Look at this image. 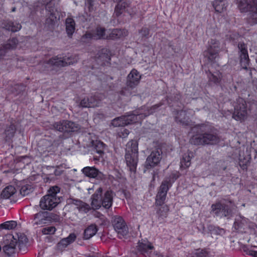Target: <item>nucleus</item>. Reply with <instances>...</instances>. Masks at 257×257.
Here are the masks:
<instances>
[{"mask_svg": "<svg viewBox=\"0 0 257 257\" xmlns=\"http://www.w3.org/2000/svg\"><path fill=\"white\" fill-rule=\"evenodd\" d=\"M195 134L190 139V143L194 145H213L220 142V138L211 126L205 124L195 125L192 128Z\"/></svg>", "mask_w": 257, "mask_h": 257, "instance_id": "obj_1", "label": "nucleus"}, {"mask_svg": "<svg viewBox=\"0 0 257 257\" xmlns=\"http://www.w3.org/2000/svg\"><path fill=\"white\" fill-rule=\"evenodd\" d=\"M161 106L160 104H156L149 109L147 112H143L141 110H136L127 115L118 117L112 120L111 124L114 127H119L135 123L139 120L144 118L147 116L152 114L155 110Z\"/></svg>", "mask_w": 257, "mask_h": 257, "instance_id": "obj_2", "label": "nucleus"}, {"mask_svg": "<svg viewBox=\"0 0 257 257\" xmlns=\"http://www.w3.org/2000/svg\"><path fill=\"white\" fill-rule=\"evenodd\" d=\"M113 195L111 190H107L103 194L102 188H98L91 196L92 208L98 209L102 206L106 209L109 208L112 204Z\"/></svg>", "mask_w": 257, "mask_h": 257, "instance_id": "obj_3", "label": "nucleus"}, {"mask_svg": "<svg viewBox=\"0 0 257 257\" xmlns=\"http://www.w3.org/2000/svg\"><path fill=\"white\" fill-rule=\"evenodd\" d=\"M60 188L57 186L51 187L48 193L40 200V206L43 210H51L60 202V197L57 194L60 192Z\"/></svg>", "mask_w": 257, "mask_h": 257, "instance_id": "obj_4", "label": "nucleus"}, {"mask_svg": "<svg viewBox=\"0 0 257 257\" xmlns=\"http://www.w3.org/2000/svg\"><path fill=\"white\" fill-rule=\"evenodd\" d=\"M236 4L241 12L251 13L248 19L251 25L257 24V0H236Z\"/></svg>", "mask_w": 257, "mask_h": 257, "instance_id": "obj_5", "label": "nucleus"}, {"mask_svg": "<svg viewBox=\"0 0 257 257\" xmlns=\"http://www.w3.org/2000/svg\"><path fill=\"white\" fill-rule=\"evenodd\" d=\"M177 178L178 176L175 174H172L162 181L156 196V204L157 205L161 206L164 203L168 190L171 187L172 183Z\"/></svg>", "mask_w": 257, "mask_h": 257, "instance_id": "obj_6", "label": "nucleus"}, {"mask_svg": "<svg viewBox=\"0 0 257 257\" xmlns=\"http://www.w3.org/2000/svg\"><path fill=\"white\" fill-rule=\"evenodd\" d=\"M211 212L214 216L219 218H226L229 219L233 216L232 209L225 203L216 202L211 205Z\"/></svg>", "mask_w": 257, "mask_h": 257, "instance_id": "obj_7", "label": "nucleus"}, {"mask_svg": "<svg viewBox=\"0 0 257 257\" xmlns=\"http://www.w3.org/2000/svg\"><path fill=\"white\" fill-rule=\"evenodd\" d=\"M234 113L232 117L236 120L242 121L246 118L247 110L245 101L242 98L236 99L234 105Z\"/></svg>", "mask_w": 257, "mask_h": 257, "instance_id": "obj_8", "label": "nucleus"}, {"mask_svg": "<svg viewBox=\"0 0 257 257\" xmlns=\"http://www.w3.org/2000/svg\"><path fill=\"white\" fill-rule=\"evenodd\" d=\"M112 225L119 238L127 235L128 229L125 221L121 217H114L112 221Z\"/></svg>", "mask_w": 257, "mask_h": 257, "instance_id": "obj_9", "label": "nucleus"}, {"mask_svg": "<svg viewBox=\"0 0 257 257\" xmlns=\"http://www.w3.org/2000/svg\"><path fill=\"white\" fill-rule=\"evenodd\" d=\"M255 224L250 222L248 219L239 215V216L235 219L234 222L233 227L238 232H245L246 229L248 228H254Z\"/></svg>", "mask_w": 257, "mask_h": 257, "instance_id": "obj_10", "label": "nucleus"}, {"mask_svg": "<svg viewBox=\"0 0 257 257\" xmlns=\"http://www.w3.org/2000/svg\"><path fill=\"white\" fill-rule=\"evenodd\" d=\"M162 155L161 149H157L153 150L146 160L145 167L148 169L157 165L162 159Z\"/></svg>", "mask_w": 257, "mask_h": 257, "instance_id": "obj_11", "label": "nucleus"}, {"mask_svg": "<svg viewBox=\"0 0 257 257\" xmlns=\"http://www.w3.org/2000/svg\"><path fill=\"white\" fill-rule=\"evenodd\" d=\"M53 126L54 129L61 132H75L78 129L77 124L68 120H62L55 122Z\"/></svg>", "mask_w": 257, "mask_h": 257, "instance_id": "obj_12", "label": "nucleus"}, {"mask_svg": "<svg viewBox=\"0 0 257 257\" xmlns=\"http://www.w3.org/2000/svg\"><path fill=\"white\" fill-rule=\"evenodd\" d=\"M222 48V45L221 46L220 43L218 41L211 39L206 54L208 59L211 62H213L217 57L218 53Z\"/></svg>", "mask_w": 257, "mask_h": 257, "instance_id": "obj_13", "label": "nucleus"}, {"mask_svg": "<svg viewBox=\"0 0 257 257\" xmlns=\"http://www.w3.org/2000/svg\"><path fill=\"white\" fill-rule=\"evenodd\" d=\"M141 76L136 69H133L127 76L126 85L127 87L133 88L138 85Z\"/></svg>", "mask_w": 257, "mask_h": 257, "instance_id": "obj_14", "label": "nucleus"}, {"mask_svg": "<svg viewBox=\"0 0 257 257\" xmlns=\"http://www.w3.org/2000/svg\"><path fill=\"white\" fill-rule=\"evenodd\" d=\"M125 159L130 171L135 173L138 162V154H125Z\"/></svg>", "mask_w": 257, "mask_h": 257, "instance_id": "obj_15", "label": "nucleus"}, {"mask_svg": "<svg viewBox=\"0 0 257 257\" xmlns=\"http://www.w3.org/2000/svg\"><path fill=\"white\" fill-rule=\"evenodd\" d=\"M175 119L178 123L184 126H188L190 124L191 121L185 110L177 111L175 116Z\"/></svg>", "mask_w": 257, "mask_h": 257, "instance_id": "obj_16", "label": "nucleus"}, {"mask_svg": "<svg viewBox=\"0 0 257 257\" xmlns=\"http://www.w3.org/2000/svg\"><path fill=\"white\" fill-rule=\"evenodd\" d=\"M83 173L90 178L102 179L103 174L94 167H86L82 170Z\"/></svg>", "mask_w": 257, "mask_h": 257, "instance_id": "obj_17", "label": "nucleus"}, {"mask_svg": "<svg viewBox=\"0 0 257 257\" xmlns=\"http://www.w3.org/2000/svg\"><path fill=\"white\" fill-rule=\"evenodd\" d=\"M69 203L74 205L80 212L87 213L89 211L90 207L88 204L80 200L70 198L69 200Z\"/></svg>", "mask_w": 257, "mask_h": 257, "instance_id": "obj_18", "label": "nucleus"}, {"mask_svg": "<svg viewBox=\"0 0 257 257\" xmlns=\"http://www.w3.org/2000/svg\"><path fill=\"white\" fill-rule=\"evenodd\" d=\"M69 59H66V60H64L63 57L62 58L57 56L50 59L47 61V63L50 65L58 67H65L68 65V63H71L69 62V61H67Z\"/></svg>", "mask_w": 257, "mask_h": 257, "instance_id": "obj_19", "label": "nucleus"}, {"mask_svg": "<svg viewBox=\"0 0 257 257\" xmlns=\"http://www.w3.org/2000/svg\"><path fill=\"white\" fill-rule=\"evenodd\" d=\"M2 27L3 28L9 31H11L12 32H16L21 30L22 26L19 23L7 20L4 21L3 22Z\"/></svg>", "mask_w": 257, "mask_h": 257, "instance_id": "obj_20", "label": "nucleus"}, {"mask_svg": "<svg viewBox=\"0 0 257 257\" xmlns=\"http://www.w3.org/2000/svg\"><path fill=\"white\" fill-rule=\"evenodd\" d=\"M154 246L150 242H139L138 245V250L145 255L151 252Z\"/></svg>", "mask_w": 257, "mask_h": 257, "instance_id": "obj_21", "label": "nucleus"}, {"mask_svg": "<svg viewBox=\"0 0 257 257\" xmlns=\"http://www.w3.org/2000/svg\"><path fill=\"white\" fill-rule=\"evenodd\" d=\"M18 242H8L3 246V251L8 256H13L17 252Z\"/></svg>", "mask_w": 257, "mask_h": 257, "instance_id": "obj_22", "label": "nucleus"}, {"mask_svg": "<svg viewBox=\"0 0 257 257\" xmlns=\"http://www.w3.org/2000/svg\"><path fill=\"white\" fill-rule=\"evenodd\" d=\"M66 31L68 36L71 38L75 30V22L74 20L68 17L65 20Z\"/></svg>", "mask_w": 257, "mask_h": 257, "instance_id": "obj_23", "label": "nucleus"}, {"mask_svg": "<svg viewBox=\"0 0 257 257\" xmlns=\"http://www.w3.org/2000/svg\"><path fill=\"white\" fill-rule=\"evenodd\" d=\"M238 48L240 52V58L241 62H246L249 60L247 46L242 42H239L238 44Z\"/></svg>", "mask_w": 257, "mask_h": 257, "instance_id": "obj_24", "label": "nucleus"}, {"mask_svg": "<svg viewBox=\"0 0 257 257\" xmlns=\"http://www.w3.org/2000/svg\"><path fill=\"white\" fill-rule=\"evenodd\" d=\"M47 212H39L35 215L34 218V225H42L46 223L47 221Z\"/></svg>", "mask_w": 257, "mask_h": 257, "instance_id": "obj_25", "label": "nucleus"}, {"mask_svg": "<svg viewBox=\"0 0 257 257\" xmlns=\"http://www.w3.org/2000/svg\"><path fill=\"white\" fill-rule=\"evenodd\" d=\"M125 154H138V143L136 140L129 141L126 146Z\"/></svg>", "mask_w": 257, "mask_h": 257, "instance_id": "obj_26", "label": "nucleus"}, {"mask_svg": "<svg viewBox=\"0 0 257 257\" xmlns=\"http://www.w3.org/2000/svg\"><path fill=\"white\" fill-rule=\"evenodd\" d=\"M97 231V227L95 224H91L88 226L84 231V239H89L94 236Z\"/></svg>", "mask_w": 257, "mask_h": 257, "instance_id": "obj_27", "label": "nucleus"}, {"mask_svg": "<svg viewBox=\"0 0 257 257\" xmlns=\"http://www.w3.org/2000/svg\"><path fill=\"white\" fill-rule=\"evenodd\" d=\"M6 241H13V239L16 241H26L28 240L27 236L24 233L15 232V234H8Z\"/></svg>", "mask_w": 257, "mask_h": 257, "instance_id": "obj_28", "label": "nucleus"}, {"mask_svg": "<svg viewBox=\"0 0 257 257\" xmlns=\"http://www.w3.org/2000/svg\"><path fill=\"white\" fill-rule=\"evenodd\" d=\"M127 35V31L119 29H115L111 31L109 37L111 39H117L126 36Z\"/></svg>", "mask_w": 257, "mask_h": 257, "instance_id": "obj_29", "label": "nucleus"}, {"mask_svg": "<svg viewBox=\"0 0 257 257\" xmlns=\"http://www.w3.org/2000/svg\"><path fill=\"white\" fill-rule=\"evenodd\" d=\"M16 192L14 186L9 185L5 187L1 192V198L9 199Z\"/></svg>", "mask_w": 257, "mask_h": 257, "instance_id": "obj_30", "label": "nucleus"}, {"mask_svg": "<svg viewBox=\"0 0 257 257\" xmlns=\"http://www.w3.org/2000/svg\"><path fill=\"white\" fill-rule=\"evenodd\" d=\"M117 3L115 8L114 14L118 17L123 13L126 8L129 7L130 3L125 0L122 3Z\"/></svg>", "mask_w": 257, "mask_h": 257, "instance_id": "obj_31", "label": "nucleus"}, {"mask_svg": "<svg viewBox=\"0 0 257 257\" xmlns=\"http://www.w3.org/2000/svg\"><path fill=\"white\" fill-rule=\"evenodd\" d=\"M209 81L214 84H219L222 79V74L219 71H216L214 73L209 72L207 74Z\"/></svg>", "mask_w": 257, "mask_h": 257, "instance_id": "obj_32", "label": "nucleus"}, {"mask_svg": "<svg viewBox=\"0 0 257 257\" xmlns=\"http://www.w3.org/2000/svg\"><path fill=\"white\" fill-rule=\"evenodd\" d=\"M213 6L216 12L221 13L226 10L227 2L225 0H216L213 2Z\"/></svg>", "mask_w": 257, "mask_h": 257, "instance_id": "obj_33", "label": "nucleus"}, {"mask_svg": "<svg viewBox=\"0 0 257 257\" xmlns=\"http://www.w3.org/2000/svg\"><path fill=\"white\" fill-rule=\"evenodd\" d=\"M16 128L14 124H11L7 127L4 133L5 139L6 142L10 141L14 137Z\"/></svg>", "mask_w": 257, "mask_h": 257, "instance_id": "obj_34", "label": "nucleus"}, {"mask_svg": "<svg viewBox=\"0 0 257 257\" xmlns=\"http://www.w3.org/2000/svg\"><path fill=\"white\" fill-rule=\"evenodd\" d=\"M46 10L48 12L47 15H49V18L51 21H53L56 19L55 13L57 11L55 7V5L52 3H48L46 4Z\"/></svg>", "mask_w": 257, "mask_h": 257, "instance_id": "obj_35", "label": "nucleus"}, {"mask_svg": "<svg viewBox=\"0 0 257 257\" xmlns=\"http://www.w3.org/2000/svg\"><path fill=\"white\" fill-rule=\"evenodd\" d=\"M105 29L104 28L98 27L93 32L95 39H100L105 38Z\"/></svg>", "mask_w": 257, "mask_h": 257, "instance_id": "obj_36", "label": "nucleus"}, {"mask_svg": "<svg viewBox=\"0 0 257 257\" xmlns=\"http://www.w3.org/2000/svg\"><path fill=\"white\" fill-rule=\"evenodd\" d=\"M18 44V40L16 38H13L8 40L7 44L3 46L5 49L10 50L15 48Z\"/></svg>", "mask_w": 257, "mask_h": 257, "instance_id": "obj_37", "label": "nucleus"}, {"mask_svg": "<svg viewBox=\"0 0 257 257\" xmlns=\"http://www.w3.org/2000/svg\"><path fill=\"white\" fill-rule=\"evenodd\" d=\"M17 226V222L16 221H8L1 223V229L8 230L13 229Z\"/></svg>", "mask_w": 257, "mask_h": 257, "instance_id": "obj_38", "label": "nucleus"}, {"mask_svg": "<svg viewBox=\"0 0 257 257\" xmlns=\"http://www.w3.org/2000/svg\"><path fill=\"white\" fill-rule=\"evenodd\" d=\"M191 156L188 154H184L181 160V166L184 168H188L191 164Z\"/></svg>", "mask_w": 257, "mask_h": 257, "instance_id": "obj_39", "label": "nucleus"}, {"mask_svg": "<svg viewBox=\"0 0 257 257\" xmlns=\"http://www.w3.org/2000/svg\"><path fill=\"white\" fill-rule=\"evenodd\" d=\"M105 148V145L100 141L96 142L94 144V149L95 152L100 155L103 154Z\"/></svg>", "mask_w": 257, "mask_h": 257, "instance_id": "obj_40", "label": "nucleus"}, {"mask_svg": "<svg viewBox=\"0 0 257 257\" xmlns=\"http://www.w3.org/2000/svg\"><path fill=\"white\" fill-rule=\"evenodd\" d=\"M87 98L89 100V102L91 107H94L99 106L100 103V99L97 96H93L87 97Z\"/></svg>", "mask_w": 257, "mask_h": 257, "instance_id": "obj_41", "label": "nucleus"}, {"mask_svg": "<svg viewBox=\"0 0 257 257\" xmlns=\"http://www.w3.org/2000/svg\"><path fill=\"white\" fill-rule=\"evenodd\" d=\"M139 34L142 39H148L150 37V35H149L150 30L147 27H143L139 31Z\"/></svg>", "mask_w": 257, "mask_h": 257, "instance_id": "obj_42", "label": "nucleus"}, {"mask_svg": "<svg viewBox=\"0 0 257 257\" xmlns=\"http://www.w3.org/2000/svg\"><path fill=\"white\" fill-rule=\"evenodd\" d=\"M20 194L25 196L28 195L32 191V188L29 185L23 186L20 189Z\"/></svg>", "mask_w": 257, "mask_h": 257, "instance_id": "obj_43", "label": "nucleus"}, {"mask_svg": "<svg viewBox=\"0 0 257 257\" xmlns=\"http://www.w3.org/2000/svg\"><path fill=\"white\" fill-rule=\"evenodd\" d=\"M169 210V207L167 205H161L157 211V213L160 216L166 217Z\"/></svg>", "mask_w": 257, "mask_h": 257, "instance_id": "obj_44", "label": "nucleus"}, {"mask_svg": "<svg viewBox=\"0 0 257 257\" xmlns=\"http://www.w3.org/2000/svg\"><path fill=\"white\" fill-rule=\"evenodd\" d=\"M30 242H18L17 246L20 251L26 252L28 246L30 245Z\"/></svg>", "mask_w": 257, "mask_h": 257, "instance_id": "obj_45", "label": "nucleus"}, {"mask_svg": "<svg viewBox=\"0 0 257 257\" xmlns=\"http://www.w3.org/2000/svg\"><path fill=\"white\" fill-rule=\"evenodd\" d=\"M56 231V228L54 226H48L43 228L42 230V232L44 234H51L55 233Z\"/></svg>", "mask_w": 257, "mask_h": 257, "instance_id": "obj_46", "label": "nucleus"}, {"mask_svg": "<svg viewBox=\"0 0 257 257\" xmlns=\"http://www.w3.org/2000/svg\"><path fill=\"white\" fill-rule=\"evenodd\" d=\"M64 60H66V59H69L68 61L71 62L70 63H68V65L73 64V63H76L78 60V57L77 55H71L69 57H63Z\"/></svg>", "mask_w": 257, "mask_h": 257, "instance_id": "obj_47", "label": "nucleus"}, {"mask_svg": "<svg viewBox=\"0 0 257 257\" xmlns=\"http://www.w3.org/2000/svg\"><path fill=\"white\" fill-rule=\"evenodd\" d=\"M212 233L223 235L225 233V230L223 228H219V227H214L212 230Z\"/></svg>", "mask_w": 257, "mask_h": 257, "instance_id": "obj_48", "label": "nucleus"}, {"mask_svg": "<svg viewBox=\"0 0 257 257\" xmlns=\"http://www.w3.org/2000/svg\"><path fill=\"white\" fill-rule=\"evenodd\" d=\"M129 133L130 132L128 130L125 128H122L120 131L118 132V135L119 137L124 138L127 137Z\"/></svg>", "mask_w": 257, "mask_h": 257, "instance_id": "obj_49", "label": "nucleus"}, {"mask_svg": "<svg viewBox=\"0 0 257 257\" xmlns=\"http://www.w3.org/2000/svg\"><path fill=\"white\" fill-rule=\"evenodd\" d=\"M197 257H207L208 252L205 249H198L196 253Z\"/></svg>", "mask_w": 257, "mask_h": 257, "instance_id": "obj_50", "label": "nucleus"}, {"mask_svg": "<svg viewBox=\"0 0 257 257\" xmlns=\"http://www.w3.org/2000/svg\"><path fill=\"white\" fill-rule=\"evenodd\" d=\"M80 105L83 107H91L89 100L87 97H85L81 100Z\"/></svg>", "mask_w": 257, "mask_h": 257, "instance_id": "obj_51", "label": "nucleus"}, {"mask_svg": "<svg viewBox=\"0 0 257 257\" xmlns=\"http://www.w3.org/2000/svg\"><path fill=\"white\" fill-rule=\"evenodd\" d=\"M76 238V234L74 233H71L68 237L63 238L61 241H74Z\"/></svg>", "mask_w": 257, "mask_h": 257, "instance_id": "obj_52", "label": "nucleus"}, {"mask_svg": "<svg viewBox=\"0 0 257 257\" xmlns=\"http://www.w3.org/2000/svg\"><path fill=\"white\" fill-rule=\"evenodd\" d=\"M82 39H95L94 35L93 33L87 32L82 37Z\"/></svg>", "mask_w": 257, "mask_h": 257, "instance_id": "obj_53", "label": "nucleus"}, {"mask_svg": "<svg viewBox=\"0 0 257 257\" xmlns=\"http://www.w3.org/2000/svg\"><path fill=\"white\" fill-rule=\"evenodd\" d=\"M86 4L88 6L89 10H90L93 6V0H87Z\"/></svg>", "mask_w": 257, "mask_h": 257, "instance_id": "obj_54", "label": "nucleus"}, {"mask_svg": "<svg viewBox=\"0 0 257 257\" xmlns=\"http://www.w3.org/2000/svg\"><path fill=\"white\" fill-rule=\"evenodd\" d=\"M20 87H22V86L20 85L19 84H16V85H15L14 88H12L11 89V91L13 93H14L15 92H17L18 91V90L20 88Z\"/></svg>", "mask_w": 257, "mask_h": 257, "instance_id": "obj_55", "label": "nucleus"}, {"mask_svg": "<svg viewBox=\"0 0 257 257\" xmlns=\"http://www.w3.org/2000/svg\"><path fill=\"white\" fill-rule=\"evenodd\" d=\"M249 254L253 257H257V251L253 250H249Z\"/></svg>", "mask_w": 257, "mask_h": 257, "instance_id": "obj_56", "label": "nucleus"}, {"mask_svg": "<svg viewBox=\"0 0 257 257\" xmlns=\"http://www.w3.org/2000/svg\"><path fill=\"white\" fill-rule=\"evenodd\" d=\"M16 11V8L15 7H14L13 8L12 10V12H15Z\"/></svg>", "mask_w": 257, "mask_h": 257, "instance_id": "obj_57", "label": "nucleus"}, {"mask_svg": "<svg viewBox=\"0 0 257 257\" xmlns=\"http://www.w3.org/2000/svg\"><path fill=\"white\" fill-rule=\"evenodd\" d=\"M104 56L106 57V58H107V56L104 55Z\"/></svg>", "mask_w": 257, "mask_h": 257, "instance_id": "obj_58", "label": "nucleus"}]
</instances>
